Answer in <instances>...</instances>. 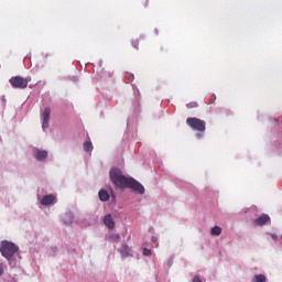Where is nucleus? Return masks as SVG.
<instances>
[{"mask_svg":"<svg viewBox=\"0 0 282 282\" xmlns=\"http://www.w3.org/2000/svg\"><path fill=\"white\" fill-rule=\"evenodd\" d=\"M94 149V145L91 144V141H86L84 143V151H86V153H89V151H91Z\"/></svg>","mask_w":282,"mask_h":282,"instance_id":"2eb2a0df","label":"nucleus"},{"mask_svg":"<svg viewBox=\"0 0 282 282\" xmlns=\"http://www.w3.org/2000/svg\"><path fill=\"white\" fill-rule=\"evenodd\" d=\"M217 100V96L212 95L209 98V105H213Z\"/></svg>","mask_w":282,"mask_h":282,"instance_id":"6ab92c4d","label":"nucleus"},{"mask_svg":"<svg viewBox=\"0 0 282 282\" xmlns=\"http://www.w3.org/2000/svg\"><path fill=\"white\" fill-rule=\"evenodd\" d=\"M9 83L14 89H25L30 83V79L21 76H14L9 79Z\"/></svg>","mask_w":282,"mask_h":282,"instance_id":"20e7f679","label":"nucleus"},{"mask_svg":"<svg viewBox=\"0 0 282 282\" xmlns=\"http://www.w3.org/2000/svg\"><path fill=\"white\" fill-rule=\"evenodd\" d=\"M193 282H202V278L199 275H195Z\"/></svg>","mask_w":282,"mask_h":282,"instance_id":"aec40b11","label":"nucleus"},{"mask_svg":"<svg viewBox=\"0 0 282 282\" xmlns=\"http://www.w3.org/2000/svg\"><path fill=\"white\" fill-rule=\"evenodd\" d=\"M143 256H144V257H151V250L144 248V249H143Z\"/></svg>","mask_w":282,"mask_h":282,"instance_id":"a211bd4d","label":"nucleus"},{"mask_svg":"<svg viewBox=\"0 0 282 282\" xmlns=\"http://www.w3.org/2000/svg\"><path fill=\"white\" fill-rule=\"evenodd\" d=\"M186 123L191 129H194V131H198L199 133H204V131H206V121L199 118L189 117L186 119Z\"/></svg>","mask_w":282,"mask_h":282,"instance_id":"7ed1b4c3","label":"nucleus"},{"mask_svg":"<svg viewBox=\"0 0 282 282\" xmlns=\"http://www.w3.org/2000/svg\"><path fill=\"white\" fill-rule=\"evenodd\" d=\"M63 221L66 224V226H69L72 221H74V215L72 213H67L63 216Z\"/></svg>","mask_w":282,"mask_h":282,"instance_id":"9b49d317","label":"nucleus"},{"mask_svg":"<svg viewBox=\"0 0 282 282\" xmlns=\"http://www.w3.org/2000/svg\"><path fill=\"white\" fill-rule=\"evenodd\" d=\"M54 202H56V196L48 194V195L43 196L41 204H42V206H50V205L54 204Z\"/></svg>","mask_w":282,"mask_h":282,"instance_id":"0eeeda50","label":"nucleus"},{"mask_svg":"<svg viewBox=\"0 0 282 282\" xmlns=\"http://www.w3.org/2000/svg\"><path fill=\"white\" fill-rule=\"evenodd\" d=\"M50 113H52V110L50 107L44 108L42 116H43V123L42 129H47L50 127Z\"/></svg>","mask_w":282,"mask_h":282,"instance_id":"39448f33","label":"nucleus"},{"mask_svg":"<svg viewBox=\"0 0 282 282\" xmlns=\"http://www.w3.org/2000/svg\"><path fill=\"white\" fill-rule=\"evenodd\" d=\"M151 241H152V243H158V238L155 236H153Z\"/></svg>","mask_w":282,"mask_h":282,"instance_id":"4be33fe9","label":"nucleus"},{"mask_svg":"<svg viewBox=\"0 0 282 282\" xmlns=\"http://www.w3.org/2000/svg\"><path fill=\"white\" fill-rule=\"evenodd\" d=\"M120 252L122 257H129L131 254V248H129L127 245H122Z\"/></svg>","mask_w":282,"mask_h":282,"instance_id":"f8f14e48","label":"nucleus"},{"mask_svg":"<svg viewBox=\"0 0 282 282\" xmlns=\"http://www.w3.org/2000/svg\"><path fill=\"white\" fill-rule=\"evenodd\" d=\"M3 274V263H0V276Z\"/></svg>","mask_w":282,"mask_h":282,"instance_id":"5701e85b","label":"nucleus"},{"mask_svg":"<svg viewBox=\"0 0 282 282\" xmlns=\"http://www.w3.org/2000/svg\"><path fill=\"white\" fill-rule=\"evenodd\" d=\"M110 241H113V243H118L120 241V235L113 234L109 237Z\"/></svg>","mask_w":282,"mask_h":282,"instance_id":"dca6fc26","label":"nucleus"},{"mask_svg":"<svg viewBox=\"0 0 282 282\" xmlns=\"http://www.w3.org/2000/svg\"><path fill=\"white\" fill-rule=\"evenodd\" d=\"M98 195L101 202H109V193L107 191L100 189Z\"/></svg>","mask_w":282,"mask_h":282,"instance_id":"9d476101","label":"nucleus"},{"mask_svg":"<svg viewBox=\"0 0 282 282\" xmlns=\"http://www.w3.org/2000/svg\"><path fill=\"white\" fill-rule=\"evenodd\" d=\"M132 45H133L134 50H138V46L140 45V41L139 40H133Z\"/></svg>","mask_w":282,"mask_h":282,"instance_id":"f3484780","label":"nucleus"},{"mask_svg":"<svg viewBox=\"0 0 282 282\" xmlns=\"http://www.w3.org/2000/svg\"><path fill=\"white\" fill-rule=\"evenodd\" d=\"M46 158H47V151L45 150L35 151V160H37V162H43V160H45Z\"/></svg>","mask_w":282,"mask_h":282,"instance_id":"1a4fd4ad","label":"nucleus"},{"mask_svg":"<svg viewBox=\"0 0 282 282\" xmlns=\"http://www.w3.org/2000/svg\"><path fill=\"white\" fill-rule=\"evenodd\" d=\"M110 181L117 188H131L134 193H139V195H144V185L134 178L127 177L122 174V171L118 167H113L110 170Z\"/></svg>","mask_w":282,"mask_h":282,"instance_id":"f257e3e1","label":"nucleus"},{"mask_svg":"<svg viewBox=\"0 0 282 282\" xmlns=\"http://www.w3.org/2000/svg\"><path fill=\"white\" fill-rule=\"evenodd\" d=\"M210 235H213V237H219V235H221V227L219 226L213 227L210 230Z\"/></svg>","mask_w":282,"mask_h":282,"instance_id":"ddd939ff","label":"nucleus"},{"mask_svg":"<svg viewBox=\"0 0 282 282\" xmlns=\"http://www.w3.org/2000/svg\"><path fill=\"white\" fill-rule=\"evenodd\" d=\"M188 109H193V107H197V102L187 104Z\"/></svg>","mask_w":282,"mask_h":282,"instance_id":"412c9836","label":"nucleus"},{"mask_svg":"<svg viewBox=\"0 0 282 282\" xmlns=\"http://www.w3.org/2000/svg\"><path fill=\"white\" fill-rule=\"evenodd\" d=\"M270 221V216L268 214H263L259 218L254 220L256 226H265Z\"/></svg>","mask_w":282,"mask_h":282,"instance_id":"6e6552de","label":"nucleus"},{"mask_svg":"<svg viewBox=\"0 0 282 282\" xmlns=\"http://www.w3.org/2000/svg\"><path fill=\"white\" fill-rule=\"evenodd\" d=\"M104 224L109 230H113L116 228V221H113V216L111 214H107L104 217Z\"/></svg>","mask_w":282,"mask_h":282,"instance_id":"423d86ee","label":"nucleus"},{"mask_svg":"<svg viewBox=\"0 0 282 282\" xmlns=\"http://www.w3.org/2000/svg\"><path fill=\"white\" fill-rule=\"evenodd\" d=\"M265 281H268V279L263 274L254 275V278L252 279V282H265Z\"/></svg>","mask_w":282,"mask_h":282,"instance_id":"4468645a","label":"nucleus"},{"mask_svg":"<svg viewBox=\"0 0 282 282\" xmlns=\"http://www.w3.org/2000/svg\"><path fill=\"white\" fill-rule=\"evenodd\" d=\"M0 252L4 259L10 261L17 252H19V247L14 245V242H10L8 240H3L0 245Z\"/></svg>","mask_w":282,"mask_h":282,"instance_id":"f03ea898","label":"nucleus"}]
</instances>
